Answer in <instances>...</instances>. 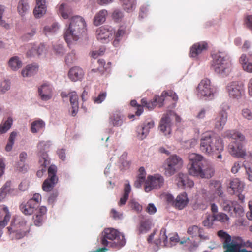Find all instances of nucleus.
Listing matches in <instances>:
<instances>
[{
    "instance_id": "obj_17",
    "label": "nucleus",
    "mask_w": 252,
    "mask_h": 252,
    "mask_svg": "<svg viewBox=\"0 0 252 252\" xmlns=\"http://www.w3.org/2000/svg\"><path fill=\"white\" fill-rule=\"evenodd\" d=\"M38 91L41 99L43 101H48L52 97L53 87L51 84L46 82L38 87Z\"/></svg>"
},
{
    "instance_id": "obj_55",
    "label": "nucleus",
    "mask_w": 252,
    "mask_h": 252,
    "mask_svg": "<svg viewBox=\"0 0 252 252\" xmlns=\"http://www.w3.org/2000/svg\"><path fill=\"white\" fill-rule=\"evenodd\" d=\"M215 219L213 215L212 216L209 215L206 219L203 221V225L205 227H210L212 226Z\"/></svg>"
},
{
    "instance_id": "obj_22",
    "label": "nucleus",
    "mask_w": 252,
    "mask_h": 252,
    "mask_svg": "<svg viewBox=\"0 0 252 252\" xmlns=\"http://www.w3.org/2000/svg\"><path fill=\"white\" fill-rule=\"evenodd\" d=\"M46 0H36V7L33 10L35 18H41L46 13Z\"/></svg>"
},
{
    "instance_id": "obj_11",
    "label": "nucleus",
    "mask_w": 252,
    "mask_h": 252,
    "mask_svg": "<svg viewBox=\"0 0 252 252\" xmlns=\"http://www.w3.org/2000/svg\"><path fill=\"white\" fill-rule=\"evenodd\" d=\"M225 90L229 97L233 99H240L245 93L243 84L237 81L228 83L225 87Z\"/></svg>"
},
{
    "instance_id": "obj_3",
    "label": "nucleus",
    "mask_w": 252,
    "mask_h": 252,
    "mask_svg": "<svg viewBox=\"0 0 252 252\" xmlns=\"http://www.w3.org/2000/svg\"><path fill=\"white\" fill-rule=\"evenodd\" d=\"M211 68L219 76L227 77L232 70V63L230 57L223 52L217 51L211 55Z\"/></svg>"
},
{
    "instance_id": "obj_2",
    "label": "nucleus",
    "mask_w": 252,
    "mask_h": 252,
    "mask_svg": "<svg viewBox=\"0 0 252 252\" xmlns=\"http://www.w3.org/2000/svg\"><path fill=\"white\" fill-rule=\"evenodd\" d=\"M86 30L87 24L84 19L80 16H73L64 30V39L68 44H71L82 39L86 35Z\"/></svg>"
},
{
    "instance_id": "obj_21",
    "label": "nucleus",
    "mask_w": 252,
    "mask_h": 252,
    "mask_svg": "<svg viewBox=\"0 0 252 252\" xmlns=\"http://www.w3.org/2000/svg\"><path fill=\"white\" fill-rule=\"evenodd\" d=\"M239 62L244 70L252 73V54L248 58L246 54H242L239 59Z\"/></svg>"
},
{
    "instance_id": "obj_54",
    "label": "nucleus",
    "mask_w": 252,
    "mask_h": 252,
    "mask_svg": "<svg viewBox=\"0 0 252 252\" xmlns=\"http://www.w3.org/2000/svg\"><path fill=\"white\" fill-rule=\"evenodd\" d=\"M200 228L196 225H193L188 228V233L193 237L196 236L199 233Z\"/></svg>"
},
{
    "instance_id": "obj_62",
    "label": "nucleus",
    "mask_w": 252,
    "mask_h": 252,
    "mask_svg": "<svg viewBox=\"0 0 252 252\" xmlns=\"http://www.w3.org/2000/svg\"><path fill=\"white\" fill-rule=\"evenodd\" d=\"M142 126L148 131L149 133L150 129L153 128L154 127L155 123L153 120H150L145 122V123L142 125Z\"/></svg>"
},
{
    "instance_id": "obj_9",
    "label": "nucleus",
    "mask_w": 252,
    "mask_h": 252,
    "mask_svg": "<svg viewBox=\"0 0 252 252\" xmlns=\"http://www.w3.org/2000/svg\"><path fill=\"white\" fill-rule=\"evenodd\" d=\"M183 161L181 158L176 155H171L164 161L162 168L165 176L173 175L183 166Z\"/></svg>"
},
{
    "instance_id": "obj_39",
    "label": "nucleus",
    "mask_w": 252,
    "mask_h": 252,
    "mask_svg": "<svg viewBox=\"0 0 252 252\" xmlns=\"http://www.w3.org/2000/svg\"><path fill=\"white\" fill-rule=\"evenodd\" d=\"M32 49L34 50L33 52H31V50H28L27 52L26 55L28 57H32L35 56H40L45 53L46 51L45 46L44 44H40L36 45Z\"/></svg>"
},
{
    "instance_id": "obj_61",
    "label": "nucleus",
    "mask_w": 252,
    "mask_h": 252,
    "mask_svg": "<svg viewBox=\"0 0 252 252\" xmlns=\"http://www.w3.org/2000/svg\"><path fill=\"white\" fill-rule=\"evenodd\" d=\"M33 219L35 225L40 226L44 220V216L37 214L35 216H33Z\"/></svg>"
},
{
    "instance_id": "obj_8",
    "label": "nucleus",
    "mask_w": 252,
    "mask_h": 252,
    "mask_svg": "<svg viewBox=\"0 0 252 252\" xmlns=\"http://www.w3.org/2000/svg\"><path fill=\"white\" fill-rule=\"evenodd\" d=\"M10 234H15L16 239H19L25 236L29 231L27 224V220L22 217L17 216L14 218L10 226L7 228Z\"/></svg>"
},
{
    "instance_id": "obj_28",
    "label": "nucleus",
    "mask_w": 252,
    "mask_h": 252,
    "mask_svg": "<svg viewBox=\"0 0 252 252\" xmlns=\"http://www.w3.org/2000/svg\"><path fill=\"white\" fill-rule=\"evenodd\" d=\"M39 65L36 63L27 65L21 71L24 77H29L34 75L38 71Z\"/></svg>"
},
{
    "instance_id": "obj_36",
    "label": "nucleus",
    "mask_w": 252,
    "mask_h": 252,
    "mask_svg": "<svg viewBox=\"0 0 252 252\" xmlns=\"http://www.w3.org/2000/svg\"><path fill=\"white\" fill-rule=\"evenodd\" d=\"M189 200L187 194L186 192H184L179 194L174 201L175 206L179 209H182L188 204Z\"/></svg>"
},
{
    "instance_id": "obj_49",
    "label": "nucleus",
    "mask_w": 252,
    "mask_h": 252,
    "mask_svg": "<svg viewBox=\"0 0 252 252\" xmlns=\"http://www.w3.org/2000/svg\"><path fill=\"white\" fill-rule=\"evenodd\" d=\"M215 221H220L221 222H226L229 220V217L227 215L223 213H219L218 214H213Z\"/></svg>"
},
{
    "instance_id": "obj_63",
    "label": "nucleus",
    "mask_w": 252,
    "mask_h": 252,
    "mask_svg": "<svg viewBox=\"0 0 252 252\" xmlns=\"http://www.w3.org/2000/svg\"><path fill=\"white\" fill-rule=\"evenodd\" d=\"M169 96L175 101L177 100L178 98L177 94L175 92L170 90L168 91H163L162 92V96Z\"/></svg>"
},
{
    "instance_id": "obj_45",
    "label": "nucleus",
    "mask_w": 252,
    "mask_h": 252,
    "mask_svg": "<svg viewBox=\"0 0 252 252\" xmlns=\"http://www.w3.org/2000/svg\"><path fill=\"white\" fill-rule=\"evenodd\" d=\"M136 131L137 137L141 140L144 139L149 134L148 131L142 125L137 126Z\"/></svg>"
},
{
    "instance_id": "obj_12",
    "label": "nucleus",
    "mask_w": 252,
    "mask_h": 252,
    "mask_svg": "<svg viewBox=\"0 0 252 252\" xmlns=\"http://www.w3.org/2000/svg\"><path fill=\"white\" fill-rule=\"evenodd\" d=\"M50 145V141H40L37 145L38 150V156L40 157L39 163L41 166V169L39 170L43 171L44 173L46 172V167L49 164V160L46 150Z\"/></svg>"
},
{
    "instance_id": "obj_31",
    "label": "nucleus",
    "mask_w": 252,
    "mask_h": 252,
    "mask_svg": "<svg viewBox=\"0 0 252 252\" xmlns=\"http://www.w3.org/2000/svg\"><path fill=\"white\" fill-rule=\"evenodd\" d=\"M69 97L72 110V115L74 116L76 115L78 110V96L75 91L69 93Z\"/></svg>"
},
{
    "instance_id": "obj_7",
    "label": "nucleus",
    "mask_w": 252,
    "mask_h": 252,
    "mask_svg": "<svg viewBox=\"0 0 252 252\" xmlns=\"http://www.w3.org/2000/svg\"><path fill=\"white\" fill-rule=\"evenodd\" d=\"M217 88L211 84L208 79H202L196 88V94L198 98L205 100H213L217 94Z\"/></svg>"
},
{
    "instance_id": "obj_25",
    "label": "nucleus",
    "mask_w": 252,
    "mask_h": 252,
    "mask_svg": "<svg viewBox=\"0 0 252 252\" xmlns=\"http://www.w3.org/2000/svg\"><path fill=\"white\" fill-rule=\"evenodd\" d=\"M207 48V44L205 42L195 43L190 48V56L191 57H196L203 51Z\"/></svg>"
},
{
    "instance_id": "obj_6",
    "label": "nucleus",
    "mask_w": 252,
    "mask_h": 252,
    "mask_svg": "<svg viewBox=\"0 0 252 252\" xmlns=\"http://www.w3.org/2000/svg\"><path fill=\"white\" fill-rule=\"evenodd\" d=\"M101 242L104 246H110L120 249L126 244V240L122 233L113 228H108L102 233Z\"/></svg>"
},
{
    "instance_id": "obj_37",
    "label": "nucleus",
    "mask_w": 252,
    "mask_h": 252,
    "mask_svg": "<svg viewBox=\"0 0 252 252\" xmlns=\"http://www.w3.org/2000/svg\"><path fill=\"white\" fill-rule=\"evenodd\" d=\"M30 6L28 0H19L17 5V11L21 16H24L29 11Z\"/></svg>"
},
{
    "instance_id": "obj_13",
    "label": "nucleus",
    "mask_w": 252,
    "mask_h": 252,
    "mask_svg": "<svg viewBox=\"0 0 252 252\" xmlns=\"http://www.w3.org/2000/svg\"><path fill=\"white\" fill-rule=\"evenodd\" d=\"M164 178L160 174L149 175L145 181L144 187L145 191L148 192L153 189H158L163 185Z\"/></svg>"
},
{
    "instance_id": "obj_5",
    "label": "nucleus",
    "mask_w": 252,
    "mask_h": 252,
    "mask_svg": "<svg viewBox=\"0 0 252 252\" xmlns=\"http://www.w3.org/2000/svg\"><path fill=\"white\" fill-rule=\"evenodd\" d=\"M224 137L232 139L228 146V150L233 157L243 158L246 155V151L243 147L245 136L240 132L227 130L224 133Z\"/></svg>"
},
{
    "instance_id": "obj_42",
    "label": "nucleus",
    "mask_w": 252,
    "mask_h": 252,
    "mask_svg": "<svg viewBox=\"0 0 252 252\" xmlns=\"http://www.w3.org/2000/svg\"><path fill=\"white\" fill-rule=\"evenodd\" d=\"M123 9L127 12L133 11L136 7L135 0H120Z\"/></svg>"
},
{
    "instance_id": "obj_24",
    "label": "nucleus",
    "mask_w": 252,
    "mask_h": 252,
    "mask_svg": "<svg viewBox=\"0 0 252 252\" xmlns=\"http://www.w3.org/2000/svg\"><path fill=\"white\" fill-rule=\"evenodd\" d=\"M109 124L115 127L121 126L124 121V116L120 111L112 112L109 116Z\"/></svg>"
},
{
    "instance_id": "obj_27",
    "label": "nucleus",
    "mask_w": 252,
    "mask_h": 252,
    "mask_svg": "<svg viewBox=\"0 0 252 252\" xmlns=\"http://www.w3.org/2000/svg\"><path fill=\"white\" fill-rule=\"evenodd\" d=\"M68 75L71 81L76 82L83 78L84 72L81 68L75 66L70 69Z\"/></svg>"
},
{
    "instance_id": "obj_57",
    "label": "nucleus",
    "mask_w": 252,
    "mask_h": 252,
    "mask_svg": "<svg viewBox=\"0 0 252 252\" xmlns=\"http://www.w3.org/2000/svg\"><path fill=\"white\" fill-rule=\"evenodd\" d=\"M197 143V140L195 138H192L185 141L184 146L187 149H189L194 147Z\"/></svg>"
},
{
    "instance_id": "obj_38",
    "label": "nucleus",
    "mask_w": 252,
    "mask_h": 252,
    "mask_svg": "<svg viewBox=\"0 0 252 252\" xmlns=\"http://www.w3.org/2000/svg\"><path fill=\"white\" fill-rule=\"evenodd\" d=\"M219 203L222 209L225 211L230 212L232 210L233 203L235 201H231L228 200L226 196L219 199Z\"/></svg>"
},
{
    "instance_id": "obj_34",
    "label": "nucleus",
    "mask_w": 252,
    "mask_h": 252,
    "mask_svg": "<svg viewBox=\"0 0 252 252\" xmlns=\"http://www.w3.org/2000/svg\"><path fill=\"white\" fill-rule=\"evenodd\" d=\"M163 243V246L167 247H171L173 246V244L168 243V236L166 235V230L164 228H162L160 231L159 238L155 241V243L158 246Z\"/></svg>"
},
{
    "instance_id": "obj_52",
    "label": "nucleus",
    "mask_w": 252,
    "mask_h": 252,
    "mask_svg": "<svg viewBox=\"0 0 252 252\" xmlns=\"http://www.w3.org/2000/svg\"><path fill=\"white\" fill-rule=\"evenodd\" d=\"M10 88V82L9 80H4L0 82V91L3 93L9 90Z\"/></svg>"
},
{
    "instance_id": "obj_14",
    "label": "nucleus",
    "mask_w": 252,
    "mask_h": 252,
    "mask_svg": "<svg viewBox=\"0 0 252 252\" xmlns=\"http://www.w3.org/2000/svg\"><path fill=\"white\" fill-rule=\"evenodd\" d=\"M95 32L98 40L102 43H107L113 38L115 30L112 27L105 25L98 28Z\"/></svg>"
},
{
    "instance_id": "obj_18",
    "label": "nucleus",
    "mask_w": 252,
    "mask_h": 252,
    "mask_svg": "<svg viewBox=\"0 0 252 252\" xmlns=\"http://www.w3.org/2000/svg\"><path fill=\"white\" fill-rule=\"evenodd\" d=\"M245 185L238 178L233 179L228 185V191L231 193H242L244 189Z\"/></svg>"
},
{
    "instance_id": "obj_1",
    "label": "nucleus",
    "mask_w": 252,
    "mask_h": 252,
    "mask_svg": "<svg viewBox=\"0 0 252 252\" xmlns=\"http://www.w3.org/2000/svg\"><path fill=\"white\" fill-rule=\"evenodd\" d=\"M189 163L188 165L189 173L192 176L201 178H210L214 173L212 165L201 155L190 153L189 155Z\"/></svg>"
},
{
    "instance_id": "obj_47",
    "label": "nucleus",
    "mask_w": 252,
    "mask_h": 252,
    "mask_svg": "<svg viewBox=\"0 0 252 252\" xmlns=\"http://www.w3.org/2000/svg\"><path fill=\"white\" fill-rule=\"evenodd\" d=\"M36 31L37 30L35 28H32L30 32L25 33L22 36L21 38L22 40L24 41H28L31 40L35 35Z\"/></svg>"
},
{
    "instance_id": "obj_46",
    "label": "nucleus",
    "mask_w": 252,
    "mask_h": 252,
    "mask_svg": "<svg viewBox=\"0 0 252 252\" xmlns=\"http://www.w3.org/2000/svg\"><path fill=\"white\" fill-rule=\"evenodd\" d=\"M243 165L245 169L248 180L250 181H252V163L245 161Z\"/></svg>"
},
{
    "instance_id": "obj_10",
    "label": "nucleus",
    "mask_w": 252,
    "mask_h": 252,
    "mask_svg": "<svg viewBox=\"0 0 252 252\" xmlns=\"http://www.w3.org/2000/svg\"><path fill=\"white\" fill-rule=\"evenodd\" d=\"M175 116L177 121H179L180 118L176 115L173 111H168L164 114L160 120L159 125V131L165 136L170 135L172 131V118Z\"/></svg>"
},
{
    "instance_id": "obj_16",
    "label": "nucleus",
    "mask_w": 252,
    "mask_h": 252,
    "mask_svg": "<svg viewBox=\"0 0 252 252\" xmlns=\"http://www.w3.org/2000/svg\"><path fill=\"white\" fill-rule=\"evenodd\" d=\"M224 252H252L245 249H242L241 242L237 239H232L228 237L225 242H223Z\"/></svg>"
},
{
    "instance_id": "obj_53",
    "label": "nucleus",
    "mask_w": 252,
    "mask_h": 252,
    "mask_svg": "<svg viewBox=\"0 0 252 252\" xmlns=\"http://www.w3.org/2000/svg\"><path fill=\"white\" fill-rule=\"evenodd\" d=\"M106 94V92L100 93L97 96L93 97L94 102L97 104L101 103L105 99Z\"/></svg>"
},
{
    "instance_id": "obj_43",
    "label": "nucleus",
    "mask_w": 252,
    "mask_h": 252,
    "mask_svg": "<svg viewBox=\"0 0 252 252\" xmlns=\"http://www.w3.org/2000/svg\"><path fill=\"white\" fill-rule=\"evenodd\" d=\"M13 124V119L11 117L8 118L4 122L0 125V133H6L11 127Z\"/></svg>"
},
{
    "instance_id": "obj_59",
    "label": "nucleus",
    "mask_w": 252,
    "mask_h": 252,
    "mask_svg": "<svg viewBox=\"0 0 252 252\" xmlns=\"http://www.w3.org/2000/svg\"><path fill=\"white\" fill-rule=\"evenodd\" d=\"M5 7L4 6L0 5V25L5 28H8L9 26L5 21L2 19L3 14L4 12Z\"/></svg>"
},
{
    "instance_id": "obj_32",
    "label": "nucleus",
    "mask_w": 252,
    "mask_h": 252,
    "mask_svg": "<svg viewBox=\"0 0 252 252\" xmlns=\"http://www.w3.org/2000/svg\"><path fill=\"white\" fill-rule=\"evenodd\" d=\"M107 15V10L102 9L99 11L95 14L93 19V24L96 26L102 24L105 21Z\"/></svg>"
},
{
    "instance_id": "obj_48",
    "label": "nucleus",
    "mask_w": 252,
    "mask_h": 252,
    "mask_svg": "<svg viewBox=\"0 0 252 252\" xmlns=\"http://www.w3.org/2000/svg\"><path fill=\"white\" fill-rule=\"evenodd\" d=\"M77 60L76 52L74 50H72L69 53L66 58L65 62L67 65H70L74 63Z\"/></svg>"
},
{
    "instance_id": "obj_60",
    "label": "nucleus",
    "mask_w": 252,
    "mask_h": 252,
    "mask_svg": "<svg viewBox=\"0 0 252 252\" xmlns=\"http://www.w3.org/2000/svg\"><path fill=\"white\" fill-rule=\"evenodd\" d=\"M123 17V12L119 9H115L112 14L113 18L117 21H119L122 19Z\"/></svg>"
},
{
    "instance_id": "obj_15",
    "label": "nucleus",
    "mask_w": 252,
    "mask_h": 252,
    "mask_svg": "<svg viewBox=\"0 0 252 252\" xmlns=\"http://www.w3.org/2000/svg\"><path fill=\"white\" fill-rule=\"evenodd\" d=\"M57 167L54 165H51L48 170V178L43 183L42 189L46 192L50 191L57 183L58 179L56 176Z\"/></svg>"
},
{
    "instance_id": "obj_56",
    "label": "nucleus",
    "mask_w": 252,
    "mask_h": 252,
    "mask_svg": "<svg viewBox=\"0 0 252 252\" xmlns=\"http://www.w3.org/2000/svg\"><path fill=\"white\" fill-rule=\"evenodd\" d=\"M29 200L38 207L39 203L41 201V196L39 193H35L33 197Z\"/></svg>"
},
{
    "instance_id": "obj_50",
    "label": "nucleus",
    "mask_w": 252,
    "mask_h": 252,
    "mask_svg": "<svg viewBox=\"0 0 252 252\" xmlns=\"http://www.w3.org/2000/svg\"><path fill=\"white\" fill-rule=\"evenodd\" d=\"M201 194L203 195L205 200L208 201H212L215 198V195L214 193H210V189L208 191L206 189H202L201 190Z\"/></svg>"
},
{
    "instance_id": "obj_23",
    "label": "nucleus",
    "mask_w": 252,
    "mask_h": 252,
    "mask_svg": "<svg viewBox=\"0 0 252 252\" xmlns=\"http://www.w3.org/2000/svg\"><path fill=\"white\" fill-rule=\"evenodd\" d=\"M177 185L181 188H191L194 186V182L192 180L189 179L187 174L179 173L177 178Z\"/></svg>"
},
{
    "instance_id": "obj_41",
    "label": "nucleus",
    "mask_w": 252,
    "mask_h": 252,
    "mask_svg": "<svg viewBox=\"0 0 252 252\" xmlns=\"http://www.w3.org/2000/svg\"><path fill=\"white\" fill-rule=\"evenodd\" d=\"M27 156V153L24 151L22 152L19 154V161L17 164V168L21 171L25 172L27 170V166L25 164Z\"/></svg>"
},
{
    "instance_id": "obj_51",
    "label": "nucleus",
    "mask_w": 252,
    "mask_h": 252,
    "mask_svg": "<svg viewBox=\"0 0 252 252\" xmlns=\"http://www.w3.org/2000/svg\"><path fill=\"white\" fill-rule=\"evenodd\" d=\"M125 32L123 29H120L118 30L116 33L115 35V40L113 41V44L115 46H117L118 45L119 42L121 39V37L125 34Z\"/></svg>"
},
{
    "instance_id": "obj_40",
    "label": "nucleus",
    "mask_w": 252,
    "mask_h": 252,
    "mask_svg": "<svg viewBox=\"0 0 252 252\" xmlns=\"http://www.w3.org/2000/svg\"><path fill=\"white\" fill-rule=\"evenodd\" d=\"M60 26L57 23H54L51 26H46L44 27V34L49 37L56 33L59 30Z\"/></svg>"
},
{
    "instance_id": "obj_29",
    "label": "nucleus",
    "mask_w": 252,
    "mask_h": 252,
    "mask_svg": "<svg viewBox=\"0 0 252 252\" xmlns=\"http://www.w3.org/2000/svg\"><path fill=\"white\" fill-rule=\"evenodd\" d=\"M228 119V114L219 113L215 119V127L216 129L221 130L223 129Z\"/></svg>"
},
{
    "instance_id": "obj_4",
    "label": "nucleus",
    "mask_w": 252,
    "mask_h": 252,
    "mask_svg": "<svg viewBox=\"0 0 252 252\" xmlns=\"http://www.w3.org/2000/svg\"><path fill=\"white\" fill-rule=\"evenodd\" d=\"M223 140L212 132L204 133L200 138V150L209 156L221 153L224 150Z\"/></svg>"
},
{
    "instance_id": "obj_19",
    "label": "nucleus",
    "mask_w": 252,
    "mask_h": 252,
    "mask_svg": "<svg viewBox=\"0 0 252 252\" xmlns=\"http://www.w3.org/2000/svg\"><path fill=\"white\" fill-rule=\"evenodd\" d=\"M209 188L210 189V193H214L215 198L218 196L219 197V199H220V198L225 196L222 190V185L220 181H211L209 184Z\"/></svg>"
},
{
    "instance_id": "obj_26",
    "label": "nucleus",
    "mask_w": 252,
    "mask_h": 252,
    "mask_svg": "<svg viewBox=\"0 0 252 252\" xmlns=\"http://www.w3.org/2000/svg\"><path fill=\"white\" fill-rule=\"evenodd\" d=\"M2 208L0 212V216H3V219L0 220V230L7 225L11 218V214L8 208L5 205H2Z\"/></svg>"
},
{
    "instance_id": "obj_44",
    "label": "nucleus",
    "mask_w": 252,
    "mask_h": 252,
    "mask_svg": "<svg viewBox=\"0 0 252 252\" xmlns=\"http://www.w3.org/2000/svg\"><path fill=\"white\" fill-rule=\"evenodd\" d=\"M151 227V222L149 220H141L138 230L140 233H145L149 231Z\"/></svg>"
},
{
    "instance_id": "obj_64",
    "label": "nucleus",
    "mask_w": 252,
    "mask_h": 252,
    "mask_svg": "<svg viewBox=\"0 0 252 252\" xmlns=\"http://www.w3.org/2000/svg\"><path fill=\"white\" fill-rule=\"evenodd\" d=\"M242 115L244 118L248 120H252V113L248 109H243L242 110Z\"/></svg>"
},
{
    "instance_id": "obj_30",
    "label": "nucleus",
    "mask_w": 252,
    "mask_h": 252,
    "mask_svg": "<svg viewBox=\"0 0 252 252\" xmlns=\"http://www.w3.org/2000/svg\"><path fill=\"white\" fill-rule=\"evenodd\" d=\"M37 208L38 207L29 200L26 203H22L20 206V210L26 215L32 214Z\"/></svg>"
},
{
    "instance_id": "obj_20",
    "label": "nucleus",
    "mask_w": 252,
    "mask_h": 252,
    "mask_svg": "<svg viewBox=\"0 0 252 252\" xmlns=\"http://www.w3.org/2000/svg\"><path fill=\"white\" fill-rule=\"evenodd\" d=\"M57 12L59 15L64 19L72 17L73 11L71 7L67 4L62 3L57 6Z\"/></svg>"
},
{
    "instance_id": "obj_33",
    "label": "nucleus",
    "mask_w": 252,
    "mask_h": 252,
    "mask_svg": "<svg viewBox=\"0 0 252 252\" xmlns=\"http://www.w3.org/2000/svg\"><path fill=\"white\" fill-rule=\"evenodd\" d=\"M8 67L13 71H17L22 67V61L17 56L11 57L8 62Z\"/></svg>"
},
{
    "instance_id": "obj_58",
    "label": "nucleus",
    "mask_w": 252,
    "mask_h": 252,
    "mask_svg": "<svg viewBox=\"0 0 252 252\" xmlns=\"http://www.w3.org/2000/svg\"><path fill=\"white\" fill-rule=\"evenodd\" d=\"M54 51L57 54L63 55L64 53V49L62 44H58L53 46Z\"/></svg>"
},
{
    "instance_id": "obj_35",
    "label": "nucleus",
    "mask_w": 252,
    "mask_h": 252,
    "mask_svg": "<svg viewBox=\"0 0 252 252\" xmlns=\"http://www.w3.org/2000/svg\"><path fill=\"white\" fill-rule=\"evenodd\" d=\"M45 127V122L41 119H38L37 120L33 121L31 123V131L32 133L35 134L44 129Z\"/></svg>"
}]
</instances>
